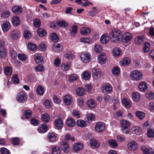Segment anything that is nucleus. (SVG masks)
<instances>
[{
    "mask_svg": "<svg viewBox=\"0 0 154 154\" xmlns=\"http://www.w3.org/2000/svg\"><path fill=\"white\" fill-rule=\"evenodd\" d=\"M109 36L112 42L117 43L122 39V32L118 29H113L110 32Z\"/></svg>",
    "mask_w": 154,
    "mask_h": 154,
    "instance_id": "obj_1",
    "label": "nucleus"
},
{
    "mask_svg": "<svg viewBox=\"0 0 154 154\" xmlns=\"http://www.w3.org/2000/svg\"><path fill=\"white\" fill-rule=\"evenodd\" d=\"M120 124L122 133L125 134H128L130 131V123L126 120H123L120 121Z\"/></svg>",
    "mask_w": 154,
    "mask_h": 154,
    "instance_id": "obj_2",
    "label": "nucleus"
},
{
    "mask_svg": "<svg viewBox=\"0 0 154 154\" xmlns=\"http://www.w3.org/2000/svg\"><path fill=\"white\" fill-rule=\"evenodd\" d=\"M130 76L133 80L138 81L142 78V74L139 71H133L131 72Z\"/></svg>",
    "mask_w": 154,
    "mask_h": 154,
    "instance_id": "obj_3",
    "label": "nucleus"
},
{
    "mask_svg": "<svg viewBox=\"0 0 154 154\" xmlns=\"http://www.w3.org/2000/svg\"><path fill=\"white\" fill-rule=\"evenodd\" d=\"M91 57L90 54L87 52L82 53L80 55L81 60L84 63H88L90 61Z\"/></svg>",
    "mask_w": 154,
    "mask_h": 154,
    "instance_id": "obj_4",
    "label": "nucleus"
},
{
    "mask_svg": "<svg viewBox=\"0 0 154 154\" xmlns=\"http://www.w3.org/2000/svg\"><path fill=\"white\" fill-rule=\"evenodd\" d=\"M128 148L131 151H134L138 149V145L137 142L134 140L129 141L128 143Z\"/></svg>",
    "mask_w": 154,
    "mask_h": 154,
    "instance_id": "obj_5",
    "label": "nucleus"
},
{
    "mask_svg": "<svg viewBox=\"0 0 154 154\" xmlns=\"http://www.w3.org/2000/svg\"><path fill=\"white\" fill-rule=\"evenodd\" d=\"M105 126L103 122H99L96 124L95 127V130L97 132L102 133L104 130Z\"/></svg>",
    "mask_w": 154,
    "mask_h": 154,
    "instance_id": "obj_6",
    "label": "nucleus"
},
{
    "mask_svg": "<svg viewBox=\"0 0 154 154\" xmlns=\"http://www.w3.org/2000/svg\"><path fill=\"white\" fill-rule=\"evenodd\" d=\"M132 38V35L128 32H125L122 35V40L124 43H127L130 41Z\"/></svg>",
    "mask_w": 154,
    "mask_h": 154,
    "instance_id": "obj_7",
    "label": "nucleus"
},
{
    "mask_svg": "<svg viewBox=\"0 0 154 154\" xmlns=\"http://www.w3.org/2000/svg\"><path fill=\"white\" fill-rule=\"evenodd\" d=\"M10 35L12 40H16L20 38V33L18 31L14 30L10 32Z\"/></svg>",
    "mask_w": 154,
    "mask_h": 154,
    "instance_id": "obj_8",
    "label": "nucleus"
},
{
    "mask_svg": "<svg viewBox=\"0 0 154 154\" xmlns=\"http://www.w3.org/2000/svg\"><path fill=\"white\" fill-rule=\"evenodd\" d=\"M92 71V75L95 78L98 79L101 77V72L100 69L93 68Z\"/></svg>",
    "mask_w": 154,
    "mask_h": 154,
    "instance_id": "obj_9",
    "label": "nucleus"
},
{
    "mask_svg": "<svg viewBox=\"0 0 154 154\" xmlns=\"http://www.w3.org/2000/svg\"><path fill=\"white\" fill-rule=\"evenodd\" d=\"M55 128L57 129H61L63 126V123L62 120L60 118L56 119L54 121Z\"/></svg>",
    "mask_w": 154,
    "mask_h": 154,
    "instance_id": "obj_10",
    "label": "nucleus"
},
{
    "mask_svg": "<svg viewBox=\"0 0 154 154\" xmlns=\"http://www.w3.org/2000/svg\"><path fill=\"white\" fill-rule=\"evenodd\" d=\"M112 90V86L109 83L103 85L102 88V90L103 93H109Z\"/></svg>",
    "mask_w": 154,
    "mask_h": 154,
    "instance_id": "obj_11",
    "label": "nucleus"
},
{
    "mask_svg": "<svg viewBox=\"0 0 154 154\" xmlns=\"http://www.w3.org/2000/svg\"><path fill=\"white\" fill-rule=\"evenodd\" d=\"M17 100L20 103H23L26 100V97L24 93L20 92L18 93L17 95Z\"/></svg>",
    "mask_w": 154,
    "mask_h": 154,
    "instance_id": "obj_12",
    "label": "nucleus"
},
{
    "mask_svg": "<svg viewBox=\"0 0 154 154\" xmlns=\"http://www.w3.org/2000/svg\"><path fill=\"white\" fill-rule=\"evenodd\" d=\"M60 146L62 149L66 153L68 152L70 150L69 147L66 141H63L61 142L60 143Z\"/></svg>",
    "mask_w": 154,
    "mask_h": 154,
    "instance_id": "obj_13",
    "label": "nucleus"
},
{
    "mask_svg": "<svg viewBox=\"0 0 154 154\" xmlns=\"http://www.w3.org/2000/svg\"><path fill=\"white\" fill-rule=\"evenodd\" d=\"M48 129L47 125L46 124H42L39 126L37 130L40 133H44L46 132Z\"/></svg>",
    "mask_w": 154,
    "mask_h": 154,
    "instance_id": "obj_14",
    "label": "nucleus"
},
{
    "mask_svg": "<svg viewBox=\"0 0 154 154\" xmlns=\"http://www.w3.org/2000/svg\"><path fill=\"white\" fill-rule=\"evenodd\" d=\"M90 145L92 149H95L99 146L100 143L97 140L94 139H92L90 141Z\"/></svg>",
    "mask_w": 154,
    "mask_h": 154,
    "instance_id": "obj_15",
    "label": "nucleus"
},
{
    "mask_svg": "<svg viewBox=\"0 0 154 154\" xmlns=\"http://www.w3.org/2000/svg\"><path fill=\"white\" fill-rule=\"evenodd\" d=\"M131 63L130 59L127 57L124 58L119 62V64L121 66H126L129 64Z\"/></svg>",
    "mask_w": 154,
    "mask_h": 154,
    "instance_id": "obj_16",
    "label": "nucleus"
},
{
    "mask_svg": "<svg viewBox=\"0 0 154 154\" xmlns=\"http://www.w3.org/2000/svg\"><path fill=\"white\" fill-rule=\"evenodd\" d=\"M64 103L67 105H70L72 103V97L69 95H66L63 97Z\"/></svg>",
    "mask_w": 154,
    "mask_h": 154,
    "instance_id": "obj_17",
    "label": "nucleus"
},
{
    "mask_svg": "<svg viewBox=\"0 0 154 154\" xmlns=\"http://www.w3.org/2000/svg\"><path fill=\"white\" fill-rule=\"evenodd\" d=\"M121 53V50L119 48H115L113 49L112 54L114 57L116 58L119 57Z\"/></svg>",
    "mask_w": 154,
    "mask_h": 154,
    "instance_id": "obj_18",
    "label": "nucleus"
},
{
    "mask_svg": "<svg viewBox=\"0 0 154 154\" xmlns=\"http://www.w3.org/2000/svg\"><path fill=\"white\" fill-rule=\"evenodd\" d=\"M2 27L4 32H6L10 28L11 24L9 22H5L2 24Z\"/></svg>",
    "mask_w": 154,
    "mask_h": 154,
    "instance_id": "obj_19",
    "label": "nucleus"
},
{
    "mask_svg": "<svg viewBox=\"0 0 154 154\" xmlns=\"http://www.w3.org/2000/svg\"><path fill=\"white\" fill-rule=\"evenodd\" d=\"M109 40L108 35L107 34L103 35L100 39L101 42L103 44L107 43Z\"/></svg>",
    "mask_w": 154,
    "mask_h": 154,
    "instance_id": "obj_20",
    "label": "nucleus"
},
{
    "mask_svg": "<svg viewBox=\"0 0 154 154\" xmlns=\"http://www.w3.org/2000/svg\"><path fill=\"white\" fill-rule=\"evenodd\" d=\"M106 56L104 53H101L98 57V62L100 64H103L106 61Z\"/></svg>",
    "mask_w": 154,
    "mask_h": 154,
    "instance_id": "obj_21",
    "label": "nucleus"
},
{
    "mask_svg": "<svg viewBox=\"0 0 154 154\" xmlns=\"http://www.w3.org/2000/svg\"><path fill=\"white\" fill-rule=\"evenodd\" d=\"M12 11L14 14H19L21 13L22 8L20 6H15L13 7Z\"/></svg>",
    "mask_w": 154,
    "mask_h": 154,
    "instance_id": "obj_22",
    "label": "nucleus"
},
{
    "mask_svg": "<svg viewBox=\"0 0 154 154\" xmlns=\"http://www.w3.org/2000/svg\"><path fill=\"white\" fill-rule=\"evenodd\" d=\"M83 148V144L79 142L75 144L73 146V149L75 152H77L82 149Z\"/></svg>",
    "mask_w": 154,
    "mask_h": 154,
    "instance_id": "obj_23",
    "label": "nucleus"
},
{
    "mask_svg": "<svg viewBox=\"0 0 154 154\" xmlns=\"http://www.w3.org/2000/svg\"><path fill=\"white\" fill-rule=\"evenodd\" d=\"M132 130L133 134L140 135L141 133V128L138 126H134L132 128Z\"/></svg>",
    "mask_w": 154,
    "mask_h": 154,
    "instance_id": "obj_24",
    "label": "nucleus"
},
{
    "mask_svg": "<svg viewBox=\"0 0 154 154\" xmlns=\"http://www.w3.org/2000/svg\"><path fill=\"white\" fill-rule=\"evenodd\" d=\"M13 25L15 26L19 25L20 23V20L19 17L17 16L14 17L12 20Z\"/></svg>",
    "mask_w": 154,
    "mask_h": 154,
    "instance_id": "obj_25",
    "label": "nucleus"
},
{
    "mask_svg": "<svg viewBox=\"0 0 154 154\" xmlns=\"http://www.w3.org/2000/svg\"><path fill=\"white\" fill-rule=\"evenodd\" d=\"M52 48L54 51L59 52L61 50L62 47L60 44L55 43L53 45Z\"/></svg>",
    "mask_w": 154,
    "mask_h": 154,
    "instance_id": "obj_26",
    "label": "nucleus"
},
{
    "mask_svg": "<svg viewBox=\"0 0 154 154\" xmlns=\"http://www.w3.org/2000/svg\"><path fill=\"white\" fill-rule=\"evenodd\" d=\"M91 32V29L87 27L82 28L80 30V33L83 35H87L89 34Z\"/></svg>",
    "mask_w": 154,
    "mask_h": 154,
    "instance_id": "obj_27",
    "label": "nucleus"
},
{
    "mask_svg": "<svg viewBox=\"0 0 154 154\" xmlns=\"http://www.w3.org/2000/svg\"><path fill=\"white\" fill-rule=\"evenodd\" d=\"M87 104L89 108H94L96 106L97 103L96 102L95 100L91 99L87 102Z\"/></svg>",
    "mask_w": 154,
    "mask_h": 154,
    "instance_id": "obj_28",
    "label": "nucleus"
},
{
    "mask_svg": "<svg viewBox=\"0 0 154 154\" xmlns=\"http://www.w3.org/2000/svg\"><path fill=\"white\" fill-rule=\"evenodd\" d=\"M37 32L38 35L42 37L45 36L47 33V32L42 28L38 29Z\"/></svg>",
    "mask_w": 154,
    "mask_h": 154,
    "instance_id": "obj_29",
    "label": "nucleus"
},
{
    "mask_svg": "<svg viewBox=\"0 0 154 154\" xmlns=\"http://www.w3.org/2000/svg\"><path fill=\"white\" fill-rule=\"evenodd\" d=\"M85 91L84 88L79 87L76 89V93L79 96H82L85 93Z\"/></svg>",
    "mask_w": 154,
    "mask_h": 154,
    "instance_id": "obj_30",
    "label": "nucleus"
},
{
    "mask_svg": "<svg viewBox=\"0 0 154 154\" xmlns=\"http://www.w3.org/2000/svg\"><path fill=\"white\" fill-rule=\"evenodd\" d=\"M139 88L141 91H144L147 89V86L145 82H142L139 84Z\"/></svg>",
    "mask_w": 154,
    "mask_h": 154,
    "instance_id": "obj_31",
    "label": "nucleus"
},
{
    "mask_svg": "<svg viewBox=\"0 0 154 154\" xmlns=\"http://www.w3.org/2000/svg\"><path fill=\"white\" fill-rule=\"evenodd\" d=\"M75 124V122L74 120L71 118L67 119L66 121V125L69 127L73 126Z\"/></svg>",
    "mask_w": 154,
    "mask_h": 154,
    "instance_id": "obj_32",
    "label": "nucleus"
},
{
    "mask_svg": "<svg viewBox=\"0 0 154 154\" xmlns=\"http://www.w3.org/2000/svg\"><path fill=\"white\" fill-rule=\"evenodd\" d=\"M34 58L36 63H41L43 60V57L40 54H35L34 55Z\"/></svg>",
    "mask_w": 154,
    "mask_h": 154,
    "instance_id": "obj_33",
    "label": "nucleus"
},
{
    "mask_svg": "<svg viewBox=\"0 0 154 154\" xmlns=\"http://www.w3.org/2000/svg\"><path fill=\"white\" fill-rule=\"evenodd\" d=\"M91 76V73L88 71H84L82 74V76L85 80L89 79Z\"/></svg>",
    "mask_w": 154,
    "mask_h": 154,
    "instance_id": "obj_34",
    "label": "nucleus"
},
{
    "mask_svg": "<svg viewBox=\"0 0 154 154\" xmlns=\"http://www.w3.org/2000/svg\"><path fill=\"white\" fill-rule=\"evenodd\" d=\"M41 119L45 123L48 122L50 120V116L47 113H45L42 115Z\"/></svg>",
    "mask_w": 154,
    "mask_h": 154,
    "instance_id": "obj_35",
    "label": "nucleus"
},
{
    "mask_svg": "<svg viewBox=\"0 0 154 154\" xmlns=\"http://www.w3.org/2000/svg\"><path fill=\"white\" fill-rule=\"evenodd\" d=\"M122 103L126 107L129 108L131 106V101L127 99H122Z\"/></svg>",
    "mask_w": 154,
    "mask_h": 154,
    "instance_id": "obj_36",
    "label": "nucleus"
},
{
    "mask_svg": "<svg viewBox=\"0 0 154 154\" xmlns=\"http://www.w3.org/2000/svg\"><path fill=\"white\" fill-rule=\"evenodd\" d=\"M132 96L133 100L136 101H138L140 98V94L138 92L133 93Z\"/></svg>",
    "mask_w": 154,
    "mask_h": 154,
    "instance_id": "obj_37",
    "label": "nucleus"
},
{
    "mask_svg": "<svg viewBox=\"0 0 154 154\" xmlns=\"http://www.w3.org/2000/svg\"><path fill=\"white\" fill-rule=\"evenodd\" d=\"M10 15V12L9 10L4 11L1 14V17L2 18H5L9 17Z\"/></svg>",
    "mask_w": 154,
    "mask_h": 154,
    "instance_id": "obj_38",
    "label": "nucleus"
},
{
    "mask_svg": "<svg viewBox=\"0 0 154 154\" xmlns=\"http://www.w3.org/2000/svg\"><path fill=\"white\" fill-rule=\"evenodd\" d=\"M65 57L69 60H72L74 58V55L71 52H66L64 55Z\"/></svg>",
    "mask_w": 154,
    "mask_h": 154,
    "instance_id": "obj_39",
    "label": "nucleus"
},
{
    "mask_svg": "<svg viewBox=\"0 0 154 154\" xmlns=\"http://www.w3.org/2000/svg\"><path fill=\"white\" fill-rule=\"evenodd\" d=\"M48 137L51 142L55 141L56 140V137L54 133H49L48 134Z\"/></svg>",
    "mask_w": 154,
    "mask_h": 154,
    "instance_id": "obj_40",
    "label": "nucleus"
},
{
    "mask_svg": "<svg viewBox=\"0 0 154 154\" xmlns=\"http://www.w3.org/2000/svg\"><path fill=\"white\" fill-rule=\"evenodd\" d=\"M110 146L113 148H114L118 146V144L116 141L113 139H110L108 141Z\"/></svg>",
    "mask_w": 154,
    "mask_h": 154,
    "instance_id": "obj_41",
    "label": "nucleus"
},
{
    "mask_svg": "<svg viewBox=\"0 0 154 154\" xmlns=\"http://www.w3.org/2000/svg\"><path fill=\"white\" fill-rule=\"evenodd\" d=\"M144 40V38L142 36H139L137 37L134 39L135 43L136 44H141Z\"/></svg>",
    "mask_w": 154,
    "mask_h": 154,
    "instance_id": "obj_42",
    "label": "nucleus"
},
{
    "mask_svg": "<svg viewBox=\"0 0 154 154\" xmlns=\"http://www.w3.org/2000/svg\"><path fill=\"white\" fill-rule=\"evenodd\" d=\"M7 51L5 48H0V57H5L7 55Z\"/></svg>",
    "mask_w": 154,
    "mask_h": 154,
    "instance_id": "obj_43",
    "label": "nucleus"
},
{
    "mask_svg": "<svg viewBox=\"0 0 154 154\" xmlns=\"http://www.w3.org/2000/svg\"><path fill=\"white\" fill-rule=\"evenodd\" d=\"M36 93L40 95H42L44 93V90L43 87L42 86H38L36 90Z\"/></svg>",
    "mask_w": 154,
    "mask_h": 154,
    "instance_id": "obj_44",
    "label": "nucleus"
},
{
    "mask_svg": "<svg viewBox=\"0 0 154 154\" xmlns=\"http://www.w3.org/2000/svg\"><path fill=\"white\" fill-rule=\"evenodd\" d=\"M51 39L54 42H57L59 40V38L57 35L55 33H53L50 35Z\"/></svg>",
    "mask_w": 154,
    "mask_h": 154,
    "instance_id": "obj_45",
    "label": "nucleus"
},
{
    "mask_svg": "<svg viewBox=\"0 0 154 154\" xmlns=\"http://www.w3.org/2000/svg\"><path fill=\"white\" fill-rule=\"evenodd\" d=\"M136 116L140 120L143 119L145 116V114L144 113L140 111L136 112Z\"/></svg>",
    "mask_w": 154,
    "mask_h": 154,
    "instance_id": "obj_46",
    "label": "nucleus"
},
{
    "mask_svg": "<svg viewBox=\"0 0 154 154\" xmlns=\"http://www.w3.org/2000/svg\"><path fill=\"white\" fill-rule=\"evenodd\" d=\"M77 124L79 126L84 127L86 126L87 123L86 122L83 120L80 119L77 121Z\"/></svg>",
    "mask_w": 154,
    "mask_h": 154,
    "instance_id": "obj_47",
    "label": "nucleus"
},
{
    "mask_svg": "<svg viewBox=\"0 0 154 154\" xmlns=\"http://www.w3.org/2000/svg\"><path fill=\"white\" fill-rule=\"evenodd\" d=\"M146 97L149 100H152L154 98V93L151 91H148L146 93Z\"/></svg>",
    "mask_w": 154,
    "mask_h": 154,
    "instance_id": "obj_48",
    "label": "nucleus"
},
{
    "mask_svg": "<svg viewBox=\"0 0 154 154\" xmlns=\"http://www.w3.org/2000/svg\"><path fill=\"white\" fill-rule=\"evenodd\" d=\"M28 46L29 49L31 51H35L37 49V46L33 43H29Z\"/></svg>",
    "mask_w": 154,
    "mask_h": 154,
    "instance_id": "obj_49",
    "label": "nucleus"
},
{
    "mask_svg": "<svg viewBox=\"0 0 154 154\" xmlns=\"http://www.w3.org/2000/svg\"><path fill=\"white\" fill-rule=\"evenodd\" d=\"M150 48L149 44L147 42H145L143 48V51L145 53L148 52L150 50Z\"/></svg>",
    "mask_w": 154,
    "mask_h": 154,
    "instance_id": "obj_50",
    "label": "nucleus"
},
{
    "mask_svg": "<svg viewBox=\"0 0 154 154\" xmlns=\"http://www.w3.org/2000/svg\"><path fill=\"white\" fill-rule=\"evenodd\" d=\"M25 118L26 119H28L31 118L32 115V112L30 110H27L24 113Z\"/></svg>",
    "mask_w": 154,
    "mask_h": 154,
    "instance_id": "obj_51",
    "label": "nucleus"
},
{
    "mask_svg": "<svg viewBox=\"0 0 154 154\" xmlns=\"http://www.w3.org/2000/svg\"><path fill=\"white\" fill-rule=\"evenodd\" d=\"M24 37L26 39H29L31 36L32 35L31 32L28 31H25L23 33Z\"/></svg>",
    "mask_w": 154,
    "mask_h": 154,
    "instance_id": "obj_52",
    "label": "nucleus"
},
{
    "mask_svg": "<svg viewBox=\"0 0 154 154\" xmlns=\"http://www.w3.org/2000/svg\"><path fill=\"white\" fill-rule=\"evenodd\" d=\"M57 25L61 27H65L67 25L68 23L64 20H60L58 22Z\"/></svg>",
    "mask_w": 154,
    "mask_h": 154,
    "instance_id": "obj_53",
    "label": "nucleus"
},
{
    "mask_svg": "<svg viewBox=\"0 0 154 154\" xmlns=\"http://www.w3.org/2000/svg\"><path fill=\"white\" fill-rule=\"evenodd\" d=\"M19 139L18 137H14L11 139L12 144L14 145H18L19 144Z\"/></svg>",
    "mask_w": 154,
    "mask_h": 154,
    "instance_id": "obj_54",
    "label": "nucleus"
},
{
    "mask_svg": "<svg viewBox=\"0 0 154 154\" xmlns=\"http://www.w3.org/2000/svg\"><path fill=\"white\" fill-rule=\"evenodd\" d=\"M60 150L59 147H54L52 149V153L53 154H60Z\"/></svg>",
    "mask_w": 154,
    "mask_h": 154,
    "instance_id": "obj_55",
    "label": "nucleus"
},
{
    "mask_svg": "<svg viewBox=\"0 0 154 154\" xmlns=\"http://www.w3.org/2000/svg\"><path fill=\"white\" fill-rule=\"evenodd\" d=\"M120 68H113L112 70V73L114 76L117 75L120 73Z\"/></svg>",
    "mask_w": 154,
    "mask_h": 154,
    "instance_id": "obj_56",
    "label": "nucleus"
},
{
    "mask_svg": "<svg viewBox=\"0 0 154 154\" xmlns=\"http://www.w3.org/2000/svg\"><path fill=\"white\" fill-rule=\"evenodd\" d=\"M4 72L6 75H9L12 74V70L11 68H4Z\"/></svg>",
    "mask_w": 154,
    "mask_h": 154,
    "instance_id": "obj_57",
    "label": "nucleus"
},
{
    "mask_svg": "<svg viewBox=\"0 0 154 154\" xmlns=\"http://www.w3.org/2000/svg\"><path fill=\"white\" fill-rule=\"evenodd\" d=\"M150 148L143 146L141 148V150L143 151V154H149L150 152Z\"/></svg>",
    "mask_w": 154,
    "mask_h": 154,
    "instance_id": "obj_58",
    "label": "nucleus"
},
{
    "mask_svg": "<svg viewBox=\"0 0 154 154\" xmlns=\"http://www.w3.org/2000/svg\"><path fill=\"white\" fill-rule=\"evenodd\" d=\"M33 23L35 26L36 28H38L40 26V21L38 19H35L33 21Z\"/></svg>",
    "mask_w": 154,
    "mask_h": 154,
    "instance_id": "obj_59",
    "label": "nucleus"
},
{
    "mask_svg": "<svg viewBox=\"0 0 154 154\" xmlns=\"http://www.w3.org/2000/svg\"><path fill=\"white\" fill-rule=\"evenodd\" d=\"M12 81L15 84H18L19 82L18 75L17 74H15L12 76Z\"/></svg>",
    "mask_w": 154,
    "mask_h": 154,
    "instance_id": "obj_60",
    "label": "nucleus"
},
{
    "mask_svg": "<svg viewBox=\"0 0 154 154\" xmlns=\"http://www.w3.org/2000/svg\"><path fill=\"white\" fill-rule=\"evenodd\" d=\"M18 59L20 60L24 61L26 60V56L24 54H19L18 55Z\"/></svg>",
    "mask_w": 154,
    "mask_h": 154,
    "instance_id": "obj_61",
    "label": "nucleus"
},
{
    "mask_svg": "<svg viewBox=\"0 0 154 154\" xmlns=\"http://www.w3.org/2000/svg\"><path fill=\"white\" fill-rule=\"evenodd\" d=\"M78 77V76L76 75L75 74H72L69 77V81L70 82H72L77 79Z\"/></svg>",
    "mask_w": 154,
    "mask_h": 154,
    "instance_id": "obj_62",
    "label": "nucleus"
},
{
    "mask_svg": "<svg viewBox=\"0 0 154 154\" xmlns=\"http://www.w3.org/2000/svg\"><path fill=\"white\" fill-rule=\"evenodd\" d=\"M45 106L46 108H50L52 105V103L49 100H46L44 102Z\"/></svg>",
    "mask_w": 154,
    "mask_h": 154,
    "instance_id": "obj_63",
    "label": "nucleus"
},
{
    "mask_svg": "<svg viewBox=\"0 0 154 154\" xmlns=\"http://www.w3.org/2000/svg\"><path fill=\"white\" fill-rule=\"evenodd\" d=\"M0 151L1 154H11L10 151L5 148H1Z\"/></svg>",
    "mask_w": 154,
    "mask_h": 154,
    "instance_id": "obj_64",
    "label": "nucleus"
}]
</instances>
